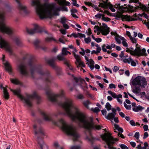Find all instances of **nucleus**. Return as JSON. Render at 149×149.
<instances>
[{"label": "nucleus", "instance_id": "obj_33", "mask_svg": "<svg viewBox=\"0 0 149 149\" xmlns=\"http://www.w3.org/2000/svg\"><path fill=\"white\" fill-rule=\"evenodd\" d=\"M11 82L14 84H20L21 83L16 79H10Z\"/></svg>", "mask_w": 149, "mask_h": 149}, {"label": "nucleus", "instance_id": "obj_27", "mask_svg": "<svg viewBox=\"0 0 149 149\" xmlns=\"http://www.w3.org/2000/svg\"><path fill=\"white\" fill-rule=\"evenodd\" d=\"M116 115L113 113H110L108 114L107 116H105V118L109 120H113Z\"/></svg>", "mask_w": 149, "mask_h": 149}, {"label": "nucleus", "instance_id": "obj_44", "mask_svg": "<svg viewBox=\"0 0 149 149\" xmlns=\"http://www.w3.org/2000/svg\"><path fill=\"white\" fill-rule=\"evenodd\" d=\"M134 137L137 139H138L139 137V133L138 132H136L134 135Z\"/></svg>", "mask_w": 149, "mask_h": 149}, {"label": "nucleus", "instance_id": "obj_56", "mask_svg": "<svg viewBox=\"0 0 149 149\" xmlns=\"http://www.w3.org/2000/svg\"><path fill=\"white\" fill-rule=\"evenodd\" d=\"M10 36L11 35L13 34L14 33V30L11 28H10Z\"/></svg>", "mask_w": 149, "mask_h": 149}, {"label": "nucleus", "instance_id": "obj_22", "mask_svg": "<svg viewBox=\"0 0 149 149\" xmlns=\"http://www.w3.org/2000/svg\"><path fill=\"white\" fill-rule=\"evenodd\" d=\"M85 59L86 60V63L89 66L91 70H93L94 68V62L93 61L92 59H88V58L86 56H84Z\"/></svg>", "mask_w": 149, "mask_h": 149}, {"label": "nucleus", "instance_id": "obj_7", "mask_svg": "<svg viewBox=\"0 0 149 149\" xmlns=\"http://www.w3.org/2000/svg\"><path fill=\"white\" fill-rule=\"evenodd\" d=\"M136 45V48L134 49L132 47L127 48L126 52H129L130 54L133 55H136L138 56H146L147 54L146 53V50L145 48H143L141 50L139 47H137Z\"/></svg>", "mask_w": 149, "mask_h": 149}, {"label": "nucleus", "instance_id": "obj_23", "mask_svg": "<svg viewBox=\"0 0 149 149\" xmlns=\"http://www.w3.org/2000/svg\"><path fill=\"white\" fill-rule=\"evenodd\" d=\"M37 141L38 142V144L40 146L41 149H43V148L45 147L47 148V146L44 143L42 139L38 138Z\"/></svg>", "mask_w": 149, "mask_h": 149}, {"label": "nucleus", "instance_id": "obj_17", "mask_svg": "<svg viewBox=\"0 0 149 149\" xmlns=\"http://www.w3.org/2000/svg\"><path fill=\"white\" fill-rule=\"evenodd\" d=\"M116 17L118 18H121L123 21L125 20L127 21H130L137 20L136 19L132 18L130 16H128L127 15H124L121 14H117L116 15Z\"/></svg>", "mask_w": 149, "mask_h": 149}, {"label": "nucleus", "instance_id": "obj_30", "mask_svg": "<svg viewBox=\"0 0 149 149\" xmlns=\"http://www.w3.org/2000/svg\"><path fill=\"white\" fill-rule=\"evenodd\" d=\"M141 91V89L140 87L137 86H135L132 90V92L135 94L139 93Z\"/></svg>", "mask_w": 149, "mask_h": 149}, {"label": "nucleus", "instance_id": "obj_34", "mask_svg": "<svg viewBox=\"0 0 149 149\" xmlns=\"http://www.w3.org/2000/svg\"><path fill=\"white\" fill-rule=\"evenodd\" d=\"M108 7H109V8L112 12H114L116 10L113 8V6L110 3H108V4L107 5V8Z\"/></svg>", "mask_w": 149, "mask_h": 149}, {"label": "nucleus", "instance_id": "obj_50", "mask_svg": "<svg viewBox=\"0 0 149 149\" xmlns=\"http://www.w3.org/2000/svg\"><path fill=\"white\" fill-rule=\"evenodd\" d=\"M131 58H130L127 59L125 58L123 59V61L125 63H130V61Z\"/></svg>", "mask_w": 149, "mask_h": 149}, {"label": "nucleus", "instance_id": "obj_41", "mask_svg": "<svg viewBox=\"0 0 149 149\" xmlns=\"http://www.w3.org/2000/svg\"><path fill=\"white\" fill-rule=\"evenodd\" d=\"M104 15H103L102 16V19L103 20L107 22L109 21L110 20V19L108 17H104Z\"/></svg>", "mask_w": 149, "mask_h": 149}, {"label": "nucleus", "instance_id": "obj_35", "mask_svg": "<svg viewBox=\"0 0 149 149\" xmlns=\"http://www.w3.org/2000/svg\"><path fill=\"white\" fill-rule=\"evenodd\" d=\"M105 107L108 111H109L111 109V106L109 102L107 103Z\"/></svg>", "mask_w": 149, "mask_h": 149}, {"label": "nucleus", "instance_id": "obj_36", "mask_svg": "<svg viewBox=\"0 0 149 149\" xmlns=\"http://www.w3.org/2000/svg\"><path fill=\"white\" fill-rule=\"evenodd\" d=\"M68 51L66 50L65 47L63 48L62 51V54L63 55H66L67 54Z\"/></svg>", "mask_w": 149, "mask_h": 149}, {"label": "nucleus", "instance_id": "obj_8", "mask_svg": "<svg viewBox=\"0 0 149 149\" xmlns=\"http://www.w3.org/2000/svg\"><path fill=\"white\" fill-rule=\"evenodd\" d=\"M64 92L63 90H61L60 93L55 94L52 92L50 91H47L46 92L47 97L51 101L56 102L57 101V98L58 97H62L64 95Z\"/></svg>", "mask_w": 149, "mask_h": 149}, {"label": "nucleus", "instance_id": "obj_1", "mask_svg": "<svg viewBox=\"0 0 149 149\" xmlns=\"http://www.w3.org/2000/svg\"><path fill=\"white\" fill-rule=\"evenodd\" d=\"M61 105L68 116L73 121L77 122L80 127H84L88 130H99L102 127L100 125H95L92 119L87 117L72 100L66 99Z\"/></svg>", "mask_w": 149, "mask_h": 149}, {"label": "nucleus", "instance_id": "obj_12", "mask_svg": "<svg viewBox=\"0 0 149 149\" xmlns=\"http://www.w3.org/2000/svg\"><path fill=\"white\" fill-rule=\"evenodd\" d=\"M33 130L36 135H39L42 136L45 135V134L42 128L39 124H34L33 125Z\"/></svg>", "mask_w": 149, "mask_h": 149}, {"label": "nucleus", "instance_id": "obj_19", "mask_svg": "<svg viewBox=\"0 0 149 149\" xmlns=\"http://www.w3.org/2000/svg\"><path fill=\"white\" fill-rule=\"evenodd\" d=\"M2 60L3 64L4 65L3 67L4 70L5 71L9 73V63L8 61L5 59V56L4 55H2Z\"/></svg>", "mask_w": 149, "mask_h": 149}, {"label": "nucleus", "instance_id": "obj_45", "mask_svg": "<svg viewBox=\"0 0 149 149\" xmlns=\"http://www.w3.org/2000/svg\"><path fill=\"white\" fill-rule=\"evenodd\" d=\"M93 111L95 113H97L100 111V110L97 107H96L94 109H92Z\"/></svg>", "mask_w": 149, "mask_h": 149}, {"label": "nucleus", "instance_id": "obj_28", "mask_svg": "<svg viewBox=\"0 0 149 149\" xmlns=\"http://www.w3.org/2000/svg\"><path fill=\"white\" fill-rule=\"evenodd\" d=\"M144 109V108L142 107L141 106L139 105L137 106H136L133 108V110L135 112H138L139 111H142Z\"/></svg>", "mask_w": 149, "mask_h": 149}, {"label": "nucleus", "instance_id": "obj_29", "mask_svg": "<svg viewBox=\"0 0 149 149\" xmlns=\"http://www.w3.org/2000/svg\"><path fill=\"white\" fill-rule=\"evenodd\" d=\"M115 39L116 42L119 44L121 43L120 40H125V38L123 37L119 36V35L115 36Z\"/></svg>", "mask_w": 149, "mask_h": 149}, {"label": "nucleus", "instance_id": "obj_62", "mask_svg": "<svg viewBox=\"0 0 149 149\" xmlns=\"http://www.w3.org/2000/svg\"><path fill=\"white\" fill-rule=\"evenodd\" d=\"M130 124L132 126L135 125V123L134 121L133 120H131L130 121Z\"/></svg>", "mask_w": 149, "mask_h": 149}, {"label": "nucleus", "instance_id": "obj_4", "mask_svg": "<svg viewBox=\"0 0 149 149\" xmlns=\"http://www.w3.org/2000/svg\"><path fill=\"white\" fill-rule=\"evenodd\" d=\"M42 114L45 120L51 121L54 125L61 126L62 130L65 133L68 135L72 136L74 141L79 140L80 135L78 132L76 127L68 124L63 119H61L58 122H56L49 117L45 113L42 112Z\"/></svg>", "mask_w": 149, "mask_h": 149}, {"label": "nucleus", "instance_id": "obj_37", "mask_svg": "<svg viewBox=\"0 0 149 149\" xmlns=\"http://www.w3.org/2000/svg\"><path fill=\"white\" fill-rule=\"evenodd\" d=\"M124 105L125 107L127 109L130 110L131 108V106L130 105H127L125 102H124Z\"/></svg>", "mask_w": 149, "mask_h": 149}, {"label": "nucleus", "instance_id": "obj_25", "mask_svg": "<svg viewBox=\"0 0 149 149\" xmlns=\"http://www.w3.org/2000/svg\"><path fill=\"white\" fill-rule=\"evenodd\" d=\"M89 136H86L85 138V139L87 141L91 142L92 143L94 139L92 136L90 132H89Z\"/></svg>", "mask_w": 149, "mask_h": 149}, {"label": "nucleus", "instance_id": "obj_54", "mask_svg": "<svg viewBox=\"0 0 149 149\" xmlns=\"http://www.w3.org/2000/svg\"><path fill=\"white\" fill-rule=\"evenodd\" d=\"M101 112L103 115H104L105 117L106 116H107V111L105 109L102 110Z\"/></svg>", "mask_w": 149, "mask_h": 149}, {"label": "nucleus", "instance_id": "obj_18", "mask_svg": "<svg viewBox=\"0 0 149 149\" xmlns=\"http://www.w3.org/2000/svg\"><path fill=\"white\" fill-rule=\"evenodd\" d=\"M108 93L111 95L114 98H116L117 101L120 104H122L123 103L122 100L120 98L122 99V96L121 94L116 95L115 93L112 92L111 91H108Z\"/></svg>", "mask_w": 149, "mask_h": 149}, {"label": "nucleus", "instance_id": "obj_58", "mask_svg": "<svg viewBox=\"0 0 149 149\" xmlns=\"http://www.w3.org/2000/svg\"><path fill=\"white\" fill-rule=\"evenodd\" d=\"M104 15H102L100 14H97L96 15H95V17L97 18H100L101 17H102V16Z\"/></svg>", "mask_w": 149, "mask_h": 149}, {"label": "nucleus", "instance_id": "obj_60", "mask_svg": "<svg viewBox=\"0 0 149 149\" xmlns=\"http://www.w3.org/2000/svg\"><path fill=\"white\" fill-rule=\"evenodd\" d=\"M61 10L66 11H68V9L67 7L65 6H63L61 8Z\"/></svg>", "mask_w": 149, "mask_h": 149}, {"label": "nucleus", "instance_id": "obj_46", "mask_svg": "<svg viewBox=\"0 0 149 149\" xmlns=\"http://www.w3.org/2000/svg\"><path fill=\"white\" fill-rule=\"evenodd\" d=\"M114 125L115 127V129H114V132H117L116 131V130H118L119 129V128H120V127H119V126L118 125L116 124H114Z\"/></svg>", "mask_w": 149, "mask_h": 149}, {"label": "nucleus", "instance_id": "obj_21", "mask_svg": "<svg viewBox=\"0 0 149 149\" xmlns=\"http://www.w3.org/2000/svg\"><path fill=\"white\" fill-rule=\"evenodd\" d=\"M12 39L18 46L21 47L23 46V44L19 37L14 36L12 37Z\"/></svg>", "mask_w": 149, "mask_h": 149}, {"label": "nucleus", "instance_id": "obj_13", "mask_svg": "<svg viewBox=\"0 0 149 149\" xmlns=\"http://www.w3.org/2000/svg\"><path fill=\"white\" fill-rule=\"evenodd\" d=\"M94 29H96L97 31H99L103 35H107L109 32V28L107 27V25L104 23H102V26L99 27L97 26H95Z\"/></svg>", "mask_w": 149, "mask_h": 149}, {"label": "nucleus", "instance_id": "obj_52", "mask_svg": "<svg viewBox=\"0 0 149 149\" xmlns=\"http://www.w3.org/2000/svg\"><path fill=\"white\" fill-rule=\"evenodd\" d=\"M109 87L110 89L112 88H116V86L115 84H111L109 85Z\"/></svg>", "mask_w": 149, "mask_h": 149}, {"label": "nucleus", "instance_id": "obj_9", "mask_svg": "<svg viewBox=\"0 0 149 149\" xmlns=\"http://www.w3.org/2000/svg\"><path fill=\"white\" fill-rule=\"evenodd\" d=\"M132 84L133 85H139L144 88L147 85V81L144 77L138 76L133 80Z\"/></svg>", "mask_w": 149, "mask_h": 149}, {"label": "nucleus", "instance_id": "obj_39", "mask_svg": "<svg viewBox=\"0 0 149 149\" xmlns=\"http://www.w3.org/2000/svg\"><path fill=\"white\" fill-rule=\"evenodd\" d=\"M131 63V65L133 66H135L136 65V63L135 62H134L133 59L131 58L130 60V63Z\"/></svg>", "mask_w": 149, "mask_h": 149}, {"label": "nucleus", "instance_id": "obj_64", "mask_svg": "<svg viewBox=\"0 0 149 149\" xmlns=\"http://www.w3.org/2000/svg\"><path fill=\"white\" fill-rule=\"evenodd\" d=\"M118 69L119 68L118 67L116 66H115L114 67L113 70L114 72H116L118 70Z\"/></svg>", "mask_w": 149, "mask_h": 149}, {"label": "nucleus", "instance_id": "obj_47", "mask_svg": "<svg viewBox=\"0 0 149 149\" xmlns=\"http://www.w3.org/2000/svg\"><path fill=\"white\" fill-rule=\"evenodd\" d=\"M130 38L131 41L133 43H136V40L135 38H133L132 36H130Z\"/></svg>", "mask_w": 149, "mask_h": 149}, {"label": "nucleus", "instance_id": "obj_55", "mask_svg": "<svg viewBox=\"0 0 149 149\" xmlns=\"http://www.w3.org/2000/svg\"><path fill=\"white\" fill-rule=\"evenodd\" d=\"M105 47L106 45L104 44L102 46V49L103 50V51L104 52H107V49L105 48Z\"/></svg>", "mask_w": 149, "mask_h": 149}, {"label": "nucleus", "instance_id": "obj_48", "mask_svg": "<svg viewBox=\"0 0 149 149\" xmlns=\"http://www.w3.org/2000/svg\"><path fill=\"white\" fill-rule=\"evenodd\" d=\"M123 42H122V43L123 45L125 47H127L128 46V44L126 42V40L125 39V40H122Z\"/></svg>", "mask_w": 149, "mask_h": 149}, {"label": "nucleus", "instance_id": "obj_3", "mask_svg": "<svg viewBox=\"0 0 149 149\" xmlns=\"http://www.w3.org/2000/svg\"><path fill=\"white\" fill-rule=\"evenodd\" d=\"M31 5L35 7L37 14L40 19L51 18L53 15H58L60 8L54 3H41L40 0H32Z\"/></svg>", "mask_w": 149, "mask_h": 149}, {"label": "nucleus", "instance_id": "obj_6", "mask_svg": "<svg viewBox=\"0 0 149 149\" xmlns=\"http://www.w3.org/2000/svg\"><path fill=\"white\" fill-rule=\"evenodd\" d=\"M56 58L60 61H63L64 63L67 66L68 68L71 71H73V68L70 65L69 61L67 60L64 57L63 55L62 54L58 55L57 56L56 58L53 57L48 61V63L52 68L56 70H57L58 68V66L55 63V61Z\"/></svg>", "mask_w": 149, "mask_h": 149}, {"label": "nucleus", "instance_id": "obj_16", "mask_svg": "<svg viewBox=\"0 0 149 149\" xmlns=\"http://www.w3.org/2000/svg\"><path fill=\"white\" fill-rule=\"evenodd\" d=\"M0 48H4L8 52H9V45L8 42L2 39L0 35Z\"/></svg>", "mask_w": 149, "mask_h": 149}, {"label": "nucleus", "instance_id": "obj_15", "mask_svg": "<svg viewBox=\"0 0 149 149\" xmlns=\"http://www.w3.org/2000/svg\"><path fill=\"white\" fill-rule=\"evenodd\" d=\"M74 79L77 84L79 85L83 90H84L85 88H88L87 85L84 79L80 78H77L74 77Z\"/></svg>", "mask_w": 149, "mask_h": 149}, {"label": "nucleus", "instance_id": "obj_32", "mask_svg": "<svg viewBox=\"0 0 149 149\" xmlns=\"http://www.w3.org/2000/svg\"><path fill=\"white\" fill-rule=\"evenodd\" d=\"M52 41H56V40L53 37H47L45 38V41L46 42H50Z\"/></svg>", "mask_w": 149, "mask_h": 149}, {"label": "nucleus", "instance_id": "obj_43", "mask_svg": "<svg viewBox=\"0 0 149 149\" xmlns=\"http://www.w3.org/2000/svg\"><path fill=\"white\" fill-rule=\"evenodd\" d=\"M95 46L97 47V50L98 52H100V51L101 50V49L99 45L98 44H96L95 45Z\"/></svg>", "mask_w": 149, "mask_h": 149}, {"label": "nucleus", "instance_id": "obj_10", "mask_svg": "<svg viewBox=\"0 0 149 149\" xmlns=\"http://www.w3.org/2000/svg\"><path fill=\"white\" fill-rule=\"evenodd\" d=\"M33 29H26V31L29 34L32 35L36 33H41L44 32L46 33H48V32L46 30H42L41 28L37 24H33Z\"/></svg>", "mask_w": 149, "mask_h": 149}, {"label": "nucleus", "instance_id": "obj_5", "mask_svg": "<svg viewBox=\"0 0 149 149\" xmlns=\"http://www.w3.org/2000/svg\"><path fill=\"white\" fill-rule=\"evenodd\" d=\"M10 90L15 95L17 96L22 101L25 106H26L29 107L32 106V101L34 99L39 100L40 98L36 92L32 94H26V96L24 97L21 95L20 89H17L16 90H13L11 89Z\"/></svg>", "mask_w": 149, "mask_h": 149}, {"label": "nucleus", "instance_id": "obj_14", "mask_svg": "<svg viewBox=\"0 0 149 149\" xmlns=\"http://www.w3.org/2000/svg\"><path fill=\"white\" fill-rule=\"evenodd\" d=\"M73 49L74 51L73 52V53L74 56L76 59L75 63L77 66V67L79 68V67H85V65L84 62L81 61L79 56L75 53V52H77V50L75 48H74Z\"/></svg>", "mask_w": 149, "mask_h": 149}, {"label": "nucleus", "instance_id": "obj_53", "mask_svg": "<svg viewBox=\"0 0 149 149\" xmlns=\"http://www.w3.org/2000/svg\"><path fill=\"white\" fill-rule=\"evenodd\" d=\"M77 97L78 99H83L84 98V97L82 95L79 94L77 95Z\"/></svg>", "mask_w": 149, "mask_h": 149}, {"label": "nucleus", "instance_id": "obj_57", "mask_svg": "<svg viewBox=\"0 0 149 149\" xmlns=\"http://www.w3.org/2000/svg\"><path fill=\"white\" fill-rule=\"evenodd\" d=\"M148 136V134L147 132H145L144 134L143 139H146Z\"/></svg>", "mask_w": 149, "mask_h": 149}, {"label": "nucleus", "instance_id": "obj_24", "mask_svg": "<svg viewBox=\"0 0 149 149\" xmlns=\"http://www.w3.org/2000/svg\"><path fill=\"white\" fill-rule=\"evenodd\" d=\"M139 8H141L143 11H146L147 12H149V3L148 4L147 7L141 3H139V6L138 7Z\"/></svg>", "mask_w": 149, "mask_h": 149}, {"label": "nucleus", "instance_id": "obj_61", "mask_svg": "<svg viewBox=\"0 0 149 149\" xmlns=\"http://www.w3.org/2000/svg\"><path fill=\"white\" fill-rule=\"evenodd\" d=\"M63 25V27L64 28H65V29H69V26L68 25L66 24V23L65 24H64Z\"/></svg>", "mask_w": 149, "mask_h": 149}, {"label": "nucleus", "instance_id": "obj_40", "mask_svg": "<svg viewBox=\"0 0 149 149\" xmlns=\"http://www.w3.org/2000/svg\"><path fill=\"white\" fill-rule=\"evenodd\" d=\"M84 40L86 43L88 44L91 42V39L89 37H88L85 38Z\"/></svg>", "mask_w": 149, "mask_h": 149}, {"label": "nucleus", "instance_id": "obj_20", "mask_svg": "<svg viewBox=\"0 0 149 149\" xmlns=\"http://www.w3.org/2000/svg\"><path fill=\"white\" fill-rule=\"evenodd\" d=\"M0 88L1 89L3 90V97L6 100H8L9 98V93L7 91V86L4 87L3 86L2 83H0Z\"/></svg>", "mask_w": 149, "mask_h": 149}, {"label": "nucleus", "instance_id": "obj_49", "mask_svg": "<svg viewBox=\"0 0 149 149\" xmlns=\"http://www.w3.org/2000/svg\"><path fill=\"white\" fill-rule=\"evenodd\" d=\"M78 37L80 38H85V35L84 34H82L81 33H78Z\"/></svg>", "mask_w": 149, "mask_h": 149}, {"label": "nucleus", "instance_id": "obj_2", "mask_svg": "<svg viewBox=\"0 0 149 149\" xmlns=\"http://www.w3.org/2000/svg\"><path fill=\"white\" fill-rule=\"evenodd\" d=\"M30 70L31 74L33 77L35 72H37L40 75H44L46 77L45 81L47 84L51 82L52 77L48 71H44L42 65L36 64L32 61L27 62H22L18 65V69L20 73L22 75L28 77L29 75L28 69Z\"/></svg>", "mask_w": 149, "mask_h": 149}, {"label": "nucleus", "instance_id": "obj_42", "mask_svg": "<svg viewBox=\"0 0 149 149\" xmlns=\"http://www.w3.org/2000/svg\"><path fill=\"white\" fill-rule=\"evenodd\" d=\"M71 149H81V147L79 146H73L71 147Z\"/></svg>", "mask_w": 149, "mask_h": 149}, {"label": "nucleus", "instance_id": "obj_59", "mask_svg": "<svg viewBox=\"0 0 149 149\" xmlns=\"http://www.w3.org/2000/svg\"><path fill=\"white\" fill-rule=\"evenodd\" d=\"M143 128L145 131H147L148 130V126L147 125H144L143 126Z\"/></svg>", "mask_w": 149, "mask_h": 149}, {"label": "nucleus", "instance_id": "obj_31", "mask_svg": "<svg viewBox=\"0 0 149 149\" xmlns=\"http://www.w3.org/2000/svg\"><path fill=\"white\" fill-rule=\"evenodd\" d=\"M114 7L116 8H118L122 13H123L124 12V10L123 9V6H120V3L116 4L115 5Z\"/></svg>", "mask_w": 149, "mask_h": 149}, {"label": "nucleus", "instance_id": "obj_26", "mask_svg": "<svg viewBox=\"0 0 149 149\" xmlns=\"http://www.w3.org/2000/svg\"><path fill=\"white\" fill-rule=\"evenodd\" d=\"M103 3H99V7H101L102 8H107V5L108 4V0H106V1H102Z\"/></svg>", "mask_w": 149, "mask_h": 149}, {"label": "nucleus", "instance_id": "obj_63", "mask_svg": "<svg viewBox=\"0 0 149 149\" xmlns=\"http://www.w3.org/2000/svg\"><path fill=\"white\" fill-rule=\"evenodd\" d=\"M39 42L40 41L38 40H36L34 41V44L35 46H37Z\"/></svg>", "mask_w": 149, "mask_h": 149}, {"label": "nucleus", "instance_id": "obj_38", "mask_svg": "<svg viewBox=\"0 0 149 149\" xmlns=\"http://www.w3.org/2000/svg\"><path fill=\"white\" fill-rule=\"evenodd\" d=\"M61 22L63 24H64L66 23V19L65 17L61 18Z\"/></svg>", "mask_w": 149, "mask_h": 149}, {"label": "nucleus", "instance_id": "obj_11", "mask_svg": "<svg viewBox=\"0 0 149 149\" xmlns=\"http://www.w3.org/2000/svg\"><path fill=\"white\" fill-rule=\"evenodd\" d=\"M0 31L1 32L9 34V29L7 27L4 22V17L0 13Z\"/></svg>", "mask_w": 149, "mask_h": 149}, {"label": "nucleus", "instance_id": "obj_51", "mask_svg": "<svg viewBox=\"0 0 149 149\" xmlns=\"http://www.w3.org/2000/svg\"><path fill=\"white\" fill-rule=\"evenodd\" d=\"M120 146L122 149H127L128 148V147L125 145L123 144H121L120 145Z\"/></svg>", "mask_w": 149, "mask_h": 149}]
</instances>
